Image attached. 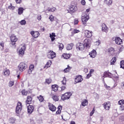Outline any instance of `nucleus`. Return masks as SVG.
Masks as SVG:
<instances>
[{
	"label": "nucleus",
	"mask_w": 124,
	"mask_h": 124,
	"mask_svg": "<svg viewBox=\"0 0 124 124\" xmlns=\"http://www.w3.org/2000/svg\"><path fill=\"white\" fill-rule=\"evenodd\" d=\"M90 77H92V75L89 73V74L86 76V79H90Z\"/></svg>",
	"instance_id": "56"
},
{
	"label": "nucleus",
	"mask_w": 124,
	"mask_h": 124,
	"mask_svg": "<svg viewBox=\"0 0 124 124\" xmlns=\"http://www.w3.org/2000/svg\"><path fill=\"white\" fill-rule=\"evenodd\" d=\"M31 101H32V97L31 96H28L26 100V104H31Z\"/></svg>",
	"instance_id": "19"
},
{
	"label": "nucleus",
	"mask_w": 124,
	"mask_h": 124,
	"mask_svg": "<svg viewBox=\"0 0 124 124\" xmlns=\"http://www.w3.org/2000/svg\"><path fill=\"white\" fill-rule=\"evenodd\" d=\"M89 19H90V16H88V15L86 14L83 15L81 17L82 24H83V25H86V24H87V22L89 21Z\"/></svg>",
	"instance_id": "5"
},
{
	"label": "nucleus",
	"mask_w": 124,
	"mask_h": 124,
	"mask_svg": "<svg viewBox=\"0 0 124 124\" xmlns=\"http://www.w3.org/2000/svg\"><path fill=\"white\" fill-rule=\"evenodd\" d=\"M84 35L85 37H87V38H91V37L93 36V31L89 30H85Z\"/></svg>",
	"instance_id": "10"
},
{
	"label": "nucleus",
	"mask_w": 124,
	"mask_h": 124,
	"mask_svg": "<svg viewBox=\"0 0 124 124\" xmlns=\"http://www.w3.org/2000/svg\"><path fill=\"white\" fill-rule=\"evenodd\" d=\"M52 80L51 78L46 79V81H45V84H47V85H50L51 83H52Z\"/></svg>",
	"instance_id": "29"
},
{
	"label": "nucleus",
	"mask_w": 124,
	"mask_h": 124,
	"mask_svg": "<svg viewBox=\"0 0 124 124\" xmlns=\"http://www.w3.org/2000/svg\"><path fill=\"white\" fill-rule=\"evenodd\" d=\"M47 57L48 59L50 60H53L54 58H56V52H54L53 50H48L47 53Z\"/></svg>",
	"instance_id": "4"
},
{
	"label": "nucleus",
	"mask_w": 124,
	"mask_h": 124,
	"mask_svg": "<svg viewBox=\"0 0 124 124\" xmlns=\"http://www.w3.org/2000/svg\"><path fill=\"white\" fill-rule=\"evenodd\" d=\"M52 98L54 100V101H59V100L60 99L59 98V96H58L57 95H52Z\"/></svg>",
	"instance_id": "32"
},
{
	"label": "nucleus",
	"mask_w": 124,
	"mask_h": 124,
	"mask_svg": "<svg viewBox=\"0 0 124 124\" xmlns=\"http://www.w3.org/2000/svg\"><path fill=\"white\" fill-rule=\"evenodd\" d=\"M93 72H94V70L91 69L90 70L89 73L92 75V74L93 73Z\"/></svg>",
	"instance_id": "63"
},
{
	"label": "nucleus",
	"mask_w": 124,
	"mask_h": 124,
	"mask_svg": "<svg viewBox=\"0 0 124 124\" xmlns=\"http://www.w3.org/2000/svg\"><path fill=\"white\" fill-rule=\"evenodd\" d=\"M73 46H74V44H73V43H70L69 44H68L66 47L67 50H68V51H69V50H71Z\"/></svg>",
	"instance_id": "30"
},
{
	"label": "nucleus",
	"mask_w": 124,
	"mask_h": 124,
	"mask_svg": "<svg viewBox=\"0 0 124 124\" xmlns=\"http://www.w3.org/2000/svg\"><path fill=\"white\" fill-rule=\"evenodd\" d=\"M83 81V77L81 75H78L75 78V84H78L81 83Z\"/></svg>",
	"instance_id": "7"
},
{
	"label": "nucleus",
	"mask_w": 124,
	"mask_h": 124,
	"mask_svg": "<svg viewBox=\"0 0 124 124\" xmlns=\"http://www.w3.org/2000/svg\"><path fill=\"white\" fill-rule=\"evenodd\" d=\"M52 91L54 92H58V89H59V86L57 84L52 85L51 86Z\"/></svg>",
	"instance_id": "27"
},
{
	"label": "nucleus",
	"mask_w": 124,
	"mask_h": 124,
	"mask_svg": "<svg viewBox=\"0 0 124 124\" xmlns=\"http://www.w3.org/2000/svg\"><path fill=\"white\" fill-rule=\"evenodd\" d=\"M58 47L59 50H60V51H62V50L64 48V46H63V44L62 43H59Z\"/></svg>",
	"instance_id": "35"
},
{
	"label": "nucleus",
	"mask_w": 124,
	"mask_h": 124,
	"mask_svg": "<svg viewBox=\"0 0 124 124\" xmlns=\"http://www.w3.org/2000/svg\"><path fill=\"white\" fill-rule=\"evenodd\" d=\"M22 0H16V3H21Z\"/></svg>",
	"instance_id": "61"
},
{
	"label": "nucleus",
	"mask_w": 124,
	"mask_h": 124,
	"mask_svg": "<svg viewBox=\"0 0 124 124\" xmlns=\"http://www.w3.org/2000/svg\"><path fill=\"white\" fill-rule=\"evenodd\" d=\"M14 85V81H11L9 83V86L10 87H12V86Z\"/></svg>",
	"instance_id": "54"
},
{
	"label": "nucleus",
	"mask_w": 124,
	"mask_h": 124,
	"mask_svg": "<svg viewBox=\"0 0 124 124\" xmlns=\"http://www.w3.org/2000/svg\"><path fill=\"white\" fill-rule=\"evenodd\" d=\"M112 39H114L115 43L117 45H121V44H123V40L119 37H115L114 38H112Z\"/></svg>",
	"instance_id": "9"
},
{
	"label": "nucleus",
	"mask_w": 124,
	"mask_h": 124,
	"mask_svg": "<svg viewBox=\"0 0 124 124\" xmlns=\"http://www.w3.org/2000/svg\"><path fill=\"white\" fill-rule=\"evenodd\" d=\"M83 44L86 48H90L91 47V44H92V41L90 39H85L83 41Z\"/></svg>",
	"instance_id": "6"
},
{
	"label": "nucleus",
	"mask_w": 124,
	"mask_h": 124,
	"mask_svg": "<svg viewBox=\"0 0 124 124\" xmlns=\"http://www.w3.org/2000/svg\"><path fill=\"white\" fill-rule=\"evenodd\" d=\"M50 36H53L54 37H56V34L55 33H52V34H50Z\"/></svg>",
	"instance_id": "62"
},
{
	"label": "nucleus",
	"mask_w": 124,
	"mask_h": 124,
	"mask_svg": "<svg viewBox=\"0 0 124 124\" xmlns=\"http://www.w3.org/2000/svg\"><path fill=\"white\" fill-rule=\"evenodd\" d=\"M49 19L50 22H54V21H55V16H53L52 15H51L49 16Z\"/></svg>",
	"instance_id": "42"
},
{
	"label": "nucleus",
	"mask_w": 124,
	"mask_h": 124,
	"mask_svg": "<svg viewBox=\"0 0 124 124\" xmlns=\"http://www.w3.org/2000/svg\"><path fill=\"white\" fill-rule=\"evenodd\" d=\"M120 67L124 69V60L120 62Z\"/></svg>",
	"instance_id": "45"
},
{
	"label": "nucleus",
	"mask_w": 124,
	"mask_h": 124,
	"mask_svg": "<svg viewBox=\"0 0 124 124\" xmlns=\"http://www.w3.org/2000/svg\"><path fill=\"white\" fill-rule=\"evenodd\" d=\"M61 82L63 86H66V78L65 77L63 78V80Z\"/></svg>",
	"instance_id": "38"
},
{
	"label": "nucleus",
	"mask_w": 124,
	"mask_h": 124,
	"mask_svg": "<svg viewBox=\"0 0 124 124\" xmlns=\"http://www.w3.org/2000/svg\"><path fill=\"white\" fill-rule=\"evenodd\" d=\"M104 3L108 6H110V5L113 4V0H104Z\"/></svg>",
	"instance_id": "22"
},
{
	"label": "nucleus",
	"mask_w": 124,
	"mask_h": 124,
	"mask_svg": "<svg viewBox=\"0 0 124 124\" xmlns=\"http://www.w3.org/2000/svg\"><path fill=\"white\" fill-rule=\"evenodd\" d=\"M50 37L51 39V41H54L55 40V37H53V36H50Z\"/></svg>",
	"instance_id": "60"
},
{
	"label": "nucleus",
	"mask_w": 124,
	"mask_h": 124,
	"mask_svg": "<svg viewBox=\"0 0 124 124\" xmlns=\"http://www.w3.org/2000/svg\"><path fill=\"white\" fill-rule=\"evenodd\" d=\"M48 107L49 109L52 112H56L57 108H56V106H55V105H54L53 104L48 103Z\"/></svg>",
	"instance_id": "13"
},
{
	"label": "nucleus",
	"mask_w": 124,
	"mask_h": 124,
	"mask_svg": "<svg viewBox=\"0 0 124 124\" xmlns=\"http://www.w3.org/2000/svg\"><path fill=\"white\" fill-rule=\"evenodd\" d=\"M120 111H124V105H121L119 108Z\"/></svg>",
	"instance_id": "53"
},
{
	"label": "nucleus",
	"mask_w": 124,
	"mask_h": 124,
	"mask_svg": "<svg viewBox=\"0 0 124 124\" xmlns=\"http://www.w3.org/2000/svg\"><path fill=\"white\" fill-rule=\"evenodd\" d=\"M0 46L2 47V48L0 49L1 51H3L4 49V43L3 42H1L0 43Z\"/></svg>",
	"instance_id": "40"
},
{
	"label": "nucleus",
	"mask_w": 124,
	"mask_h": 124,
	"mask_svg": "<svg viewBox=\"0 0 124 124\" xmlns=\"http://www.w3.org/2000/svg\"><path fill=\"white\" fill-rule=\"evenodd\" d=\"M72 95V93L70 92H67L62 95L61 99L62 100H66L70 98V96Z\"/></svg>",
	"instance_id": "3"
},
{
	"label": "nucleus",
	"mask_w": 124,
	"mask_h": 124,
	"mask_svg": "<svg viewBox=\"0 0 124 124\" xmlns=\"http://www.w3.org/2000/svg\"><path fill=\"white\" fill-rule=\"evenodd\" d=\"M10 74V72L9 69H6L4 71V75L5 76H9Z\"/></svg>",
	"instance_id": "34"
},
{
	"label": "nucleus",
	"mask_w": 124,
	"mask_h": 124,
	"mask_svg": "<svg viewBox=\"0 0 124 124\" xmlns=\"http://www.w3.org/2000/svg\"><path fill=\"white\" fill-rule=\"evenodd\" d=\"M94 112H95V108H94L93 110L90 112V116L92 117L94 114Z\"/></svg>",
	"instance_id": "49"
},
{
	"label": "nucleus",
	"mask_w": 124,
	"mask_h": 124,
	"mask_svg": "<svg viewBox=\"0 0 124 124\" xmlns=\"http://www.w3.org/2000/svg\"><path fill=\"white\" fill-rule=\"evenodd\" d=\"M26 46H22L20 49L19 50V56L20 57H23L25 54V51H26Z\"/></svg>",
	"instance_id": "8"
},
{
	"label": "nucleus",
	"mask_w": 124,
	"mask_h": 124,
	"mask_svg": "<svg viewBox=\"0 0 124 124\" xmlns=\"http://www.w3.org/2000/svg\"><path fill=\"white\" fill-rule=\"evenodd\" d=\"M118 104H119V105H124V100H120L119 102H118Z\"/></svg>",
	"instance_id": "47"
},
{
	"label": "nucleus",
	"mask_w": 124,
	"mask_h": 124,
	"mask_svg": "<svg viewBox=\"0 0 124 124\" xmlns=\"http://www.w3.org/2000/svg\"><path fill=\"white\" fill-rule=\"evenodd\" d=\"M89 55L91 58H95L96 56V51L95 50L93 49L91 52L89 53Z\"/></svg>",
	"instance_id": "21"
},
{
	"label": "nucleus",
	"mask_w": 124,
	"mask_h": 124,
	"mask_svg": "<svg viewBox=\"0 0 124 124\" xmlns=\"http://www.w3.org/2000/svg\"><path fill=\"white\" fill-rule=\"evenodd\" d=\"M24 12V8L22 7H20L18 8V14L19 15H21V14H23V12Z\"/></svg>",
	"instance_id": "37"
},
{
	"label": "nucleus",
	"mask_w": 124,
	"mask_h": 124,
	"mask_svg": "<svg viewBox=\"0 0 124 124\" xmlns=\"http://www.w3.org/2000/svg\"><path fill=\"white\" fill-rule=\"evenodd\" d=\"M103 106L105 110H109L111 107V103L109 101L105 102L103 104Z\"/></svg>",
	"instance_id": "12"
},
{
	"label": "nucleus",
	"mask_w": 124,
	"mask_h": 124,
	"mask_svg": "<svg viewBox=\"0 0 124 124\" xmlns=\"http://www.w3.org/2000/svg\"><path fill=\"white\" fill-rule=\"evenodd\" d=\"M21 93L23 95H28V91H26L25 89L22 90Z\"/></svg>",
	"instance_id": "44"
},
{
	"label": "nucleus",
	"mask_w": 124,
	"mask_h": 124,
	"mask_svg": "<svg viewBox=\"0 0 124 124\" xmlns=\"http://www.w3.org/2000/svg\"><path fill=\"white\" fill-rule=\"evenodd\" d=\"M20 24H21L22 25H26V24H27V22H26L25 20H22L20 22Z\"/></svg>",
	"instance_id": "51"
},
{
	"label": "nucleus",
	"mask_w": 124,
	"mask_h": 124,
	"mask_svg": "<svg viewBox=\"0 0 124 124\" xmlns=\"http://www.w3.org/2000/svg\"><path fill=\"white\" fill-rule=\"evenodd\" d=\"M80 31L76 29H74L72 32V34H75V33H79Z\"/></svg>",
	"instance_id": "41"
},
{
	"label": "nucleus",
	"mask_w": 124,
	"mask_h": 124,
	"mask_svg": "<svg viewBox=\"0 0 124 124\" xmlns=\"http://www.w3.org/2000/svg\"><path fill=\"white\" fill-rule=\"evenodd\" d=\"M69 9L71 12L74 13L77 11V7L74 5H71L69 7Z\"/></svg>",
	"instance_id": "20"
},
{
	"label": "nucleus",
	"mask_w": 124,
	"mask_h": 124,
	"mask_svg": "<svg viewBox=\"0 0 124 124\" xmlns=\"http://www.w3.org/2000/svg\"><path fill=\"white\" fill-rule=\"evenodd\" d=\"M111 74H111L110 73H109V72L108 71H105L104 73L103 77H104V78H106L107 77H111Z\"/></svg>",
	"instance_id": "25"
},
{
	"label": "nucleus",
	"mask_w": 124,
	"mask_h": 124,
	"mask_svg": "<svg viewBox=\"0 0 124 124\" xmlns=\"http://www.w3.org/2000/svg\"><path fill=\"white\" fill-rule=\"evenodd\" d=\"M51 64H52V61L50 60H49L47 62L46 64L44 66V68H45L46 69H47V68H49V67L51 66Z\"/></svg>",
	"instance_id": "26"
},
{
	"label": "nucleus",
	"mask_w": 124,
	"mask_h": 124,
	"mask_svg": "<svg viewBox=\"0 0 124 124\" xmlns=\"http://www.w3.org/2000/svg\"><path fill=\"white\" fill-rule=\"evenodd\" d=\"M108 51L110 55H114V54H115V48H114V47H109L108 48Z\"/></svg>",
	"instance_id": "24"
},
{
	"label": "nucleus",
	"mask_w": 124,
	"mask_h": 124,
	"mask_svg": "<svg viewBox=\"0 0 124 124\" xmlns=\"http://www.w3.org/2000/svg\"><path fill=\"white\" fill-rule=\"evenodd\" d=\"M11 41L12 43V45L14 46L15 44H16V36L14 35H12L11 36Z\"/></svg>",
	"instance_id": "18"
},
{
	"label": "nucleus",
	"mask_w": 124,
	"mask_h": 124,
	"mask_svg": "<svg viewBox=\"0 0 124 124\" xmlns=\"http://www.w3.org/2000/svg\"><path fill=\"white\" fill-rule=\"evenodd\" d=\"M70 69H71V67L68 65L67 67L64 69L63 72L64 73H67V72H69V71H70Z\"/></svg>",
	"instance_id": "36"
},
{
	"label": "nucleus",
	"mask_w": 124,
	"mask_h": 124,
	"mask_svg": "<svg viewBox=\"0 0 124 124\" xmlns=\"http://www.w3.org/2000/svg\"><path fill=\"white\" fill-rule=\"evenodd\" d=\"M9 52V50L7 48H6L4 50V53H8Z\"/></svg>",
	"instance_id": "64"
},
{
	"label": "nucleus",
	"mask_w": 124,
	"mask_h": 124,
	"mask_svg": "<svg viewBox=\"0 0 124 124\" xmlns=\"http://www.w3.org/2000/svg\"><path fill=\"white\" fill-rule=\"evenodd\" d=\"M37 99H38L40 102H44V97H43L41 95H40L39 96H37Z\"/></svg>",
	"instance_id": "31"
},
{
	"label": "nucleus",
	"mask_w": 124,
	"mask_h": 124,
	"mask_svg": "<svg viewBox=\"0 0 124 124\" xmlns=\"http://www.w3.org/2000/svg\"><path fill=\"white\" fill-rule=\"evenodd\" d=\"M22 108L23 105H22V103L21 102H18L16 107V113L17 114V116H19L20 115L22 111Z\"/></svg>",
	"instance_id": "1"
},
{
	"label": "nucleus",
	"mask_w": 124,
	"mask_h": 124,
	"mask_svg": "<svg viewBox=\"0 0 124 124\" xmlns=\"http://www.w3.org/2000/svg\"><path fill=\"white\" fill-rule=\"evenodd\" d=\"M84 72L85 73H88V72H89V71H88V68H85L84 69Z\"/></svg>",
	"instance_id": "58"
},
{
	"label": "nucleus",
	"mask_w": 124,
	"mask_h": 124,
	"mask_svg": "<svg viewBox=\"0 0 124 124\" xmlns=\"http://www.w3.org/2000/svg\"><path fill=\"white\" fill-rule=\"evenodd\" d=\"M10 122L12 123V124H14V123H15V119H14V118H10Z\"/></svg>",
	"instance_id": "52"
},
{
	"label": "nucleus",
	"mask_w": 124,
	"mask_h": 124,
	"mask_svg": "<svg viewBox=\"0 0 124 124\" xmlns=\"http://www.w3.org/2000/svg\"><path fill=\"white\" fill-rule=\"evenodd\" d=\"M37 18L39 21H40L41 20V16H38Z\"/></svg>",
	"instance_id": "59"
},
{
	"label": "nucleus",
	"mask_w": 124,
	"mask_h": 124,
	"mask_svg": "<svg viewBox=\"0 0 124 124\" xmlns=\"http://www.w3.org/2000/svg\"><path fill=\"white\" fill-rule=\"evenodd\" d=\"M34 69V65L31 64L29 66V68L28 70L27 73L30 75L31 74L32 71H33V70Z\"/></svg>",
	"instance_id": "16"
},
{
	"label": "nucleus",
	"mask_w": 124,
	"mask_h": 124,
	"mask_svg": "<svg viewBox=\"0 0 124 124\" xmlns=\"http://www.w3.org/2000/svg\"><path fill=\"white\" fill-rule=\"evenodd\" d=\"M33 110H34V107L32 105H29L27 107L28 113L29 114H31L32 112H33Z\"/></svg>",
	"instance_id": "15"
},
{
	"label": "nucleus",
	"mask_w": 124,
	"mask_h": 124,
	"mask_svg": "<svg viewBox=\"0 0 124 124\" xmlns=\"http://www.w3.org/2000/svg\"><path fill=\"white\" fill-rule=\"evenodd\" d=\"M104 86L106 87L107 90H110L111 88L110 86L107 85V84H106L105 83H104Z\"/></svg>",
	"instance_id": "55"
},
{
	"label": "nucleus",
	"mask_w": 124,
	"mask_h": 124,
	"mask_svg": "<svg viewBox=\"0 0 124 124\" xmlns=\"http://www.w3.org/2000/svg\"><path fill=\"white\" fill-rule=\"evenodd\" d=\"M18 69L21 72H23L24 70H26L28 67V65L24 62H21L18 66Z\"/></svg>",
	"instance_id": "2"
},
{
	"label": "nucleus",
	"mask_w": 124,
	"mask_h": 124,
	"mask_svg": "<svg viewBox=\"0 0 124 124\" xmlns=\"http://www.w3.org/2000/svg\"><path fill=\"white\" fill-rule=\"evenodd\" d=\"M58 110L56 112V115H60L62 113V106H59L57 108Z\"/></svg>",
	"instance_id": "23"
},
{
	"label": "nucleus",
	"mask_w": 124,
	"mask_h": 124,
	"mask_svg": "<svg viewBox=\"0 0 124 124\" xmlns=\"http://www.w3.org/2000/svg\"><path fill=\"white\" fill-rule=\"evenodd\" d=\"M62 58H63L65 60H68V59L70 58V54H66V53H63L62 55Z\"/></svg>",
	"instance_id": "28"
},
{
	"label": "nucleus",
	"mask_w": 124,
	"mask_h": 124,
	"mask_svg": "<svg viewBox=\"0 0 124 124\" xmlns=\"http://www.w3.org/2000/svg\"><path fill=\"white\" fill-rule=\"evenodd\" d=\"M48 10L49 12H55V11L57 10V8H56V7H53L52 8L48 9Z\"/></svg>",
	"instance_id": "43"
},
{
	"label": "nucleus",
	"mask_w": 124,
	"mask_h": 124,
	"mask_svg": "<svg viewBox=\"0 0 124 124\" xmlns=\"http://www.w3.org/2000/svg\"><path fill=\"white\" fill-rule=\"evenodd\" d=\"M78 23H79V20H78V18L75 19L74 21V25H78Z\"/></svg>",
	"instance_id": "48"
},
{
	"label": "nucleus",
	"mask_w": 124,
	"mask_h": 124,
	"mask_svg": "<svg viewBox=\"0 0 124 124\" xmlns=\"http://www.w3.org/2000/svg\"><path fill=\"white\" fill-rule=\"evenodd\" d=\"M117 62V58L115 57H113L112 59L110 61V64L112 65L113 64H115V62Z\"/></svg>",
	"instance_id": "33"
},
{
	"label": "nucleus",
	"mask_w": 124,
	"mask_h": 124,
	"mask_svg": "<svg viewBox=\"0 0 124 124\" xmlns=\"http://www.w3.org/2000/svg\"><path fill=\"white\" fill-rule=\"evenodd\" d=\"M102 31H104V32H108V27L105 23H103L102 24Z\"/></svg>",
	"instance_id": "17"
},
{
	"label": "nucleus",
	"mask_w": 124,
	"mask_h": 124,
	"mask_svg": "<svg viewBox=\"0 0 124 124\" xmlns=\"http://www.w3.org/2000/svg\"><path fill=\"white\" fill-rule=\"evenodd\" d=\"M77 49L79 51H83L85 49V45L82 43H78L77 44Z\"/></svg>",
	"instance_id": "11"
},
{
	"label": "nucleus",
	"mask_w": 124,
	"mask_h": 124,
	"mask_svg": "<svg viewBox=\"0 0 124 124\" xmlns=\"http://www.w3.org/2000/svg\"><path fill=\"white\" fill-rule=\"evenodd\" d=\"M61 92H63L66 89V86L65 85L62 86L61 87Z\"/></svg>",
	"instance_id": "50"
},
{
	"label": "nucleus",
	"mask_w": 124,
	"mask_h": 124,
	"mask_svg": "<svg viewBox=\"0 0 124 124\" xmlns=\"http://www.w3.org/2000/svg\"><path fill=\"white\" fill-rule=\"evenodd\" d=\"M30 33L33 38H37L40 35L39 32L37 31H31Z\"/></svg>",
	"instance_id": "14"
},
{
	"label": "nucleus",
	"mask_w": 124,
	"mask_h": 124,
	"mask_svg": "<svg viewBox=\"0 0 124 124\" xmlns=\"http://www.w3.org/2000/svg\"><path fill=\"white\" fill-rule=\"evenodd\" d=\"M81 105L83 106H87V105H88V100L85 99L83 102H82Z\"/></svg>",
	"instance_id": "39"
},
{
	"label": "nucleus",
	"mask_w": 124,
	"mask_h": 124,
	"mask_svg": "<svg viewBox=\"0 0 124 124\" xmlns=\"http://www.w3.org/2000/svg\"><path fill=\"white\" fill-rule=\"evenodd\" d=\"M81 3L82 4V5H86V1L85 0H81Z\"/></svg>",
	"instance_id": "57"
},
{
	"label": "nucleus",
	"mask_w": 124,
	"mask_h": 124,
	"mask_svg": "<svg viewBox=\"0 0 124 124\" xmlns=\"http://www.w3.org/2000/svg\"><path fill=\"white\" fill-rule=\"evenodd\" d=\"M8 9H11V10H14L15 9V7L12 6V4H10L9 6L8 7Z\"/></svg>",
	"instance_id": "46"
}]
</instances>
